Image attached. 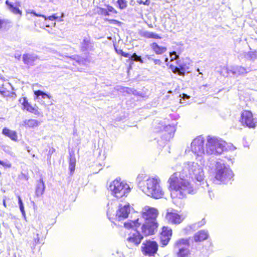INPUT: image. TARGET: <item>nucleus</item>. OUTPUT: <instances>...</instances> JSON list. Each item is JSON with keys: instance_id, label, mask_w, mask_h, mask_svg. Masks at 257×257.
I'll use <instances>...</instances> for the list:
<instances>
[{"instance_id": "58836bf2", "label": "nucleus", "mask_w": 257, "mask_h": 257, "mask_svg": "<svg viewBox=\"0 0 257 257\" xmlns=\"http://www.w3.org/2000/svg\"><path fill=\"white\" fill-rule=\"evenodd\" d=\"M18 203L19 204L20 210H21L22 214L24 215L25 214V212L24 210V207L23 205L22 200L21 198H20V197H18Z\"/></svg>"}, {"instance_id": "4be33fe9", "label": "nucleus", "mask_w": 257, "mask_h": 257, "mask_svg": "<svg viewBox=\"0 0 257 257\" xmlns=\"http://www.w3.org/2000/svg\"><path fill=\"white\" fill-rule=\"evenodd\" d=\"M45 189L44 182L42 179H39L37 183V185L35 189L36 195L37 197H40L42 195L44 192Z\"/></svg>"}, {"instance_id": "a19ab883", "label": "nucleus", "mask_w": 257, "mask_h": 257, "mask_svg": "<svg viewBox=\"0 0 257 257\" xmlns=\"http://www.w3.org/2000/svg\"><path fill=\"white\" fill-rule=\"evenodd\" d=\"M0 165L6 168H10L12 167V164L10 163H5L0 160Z\"/></svg>"}, {"instance_id": "a18cd8bd", "label": "nucleus", "mask_w": 257, "mask_h": 257, "mask_svg": "<svg viewBox=\"0 0 257 257\" xmlns=\"http://www.w3.org/2000/svg\"><path fill=\"white\" fill-rule=\"evenodd\" d=\"M3 204H4V206H5V207H7L6 203V201H5V200H4V201H3Z\"/></svg>"}, {"instance_id": "49530a36", "label": "nucleus", "mask_w": 257, "mask_h": 257, "mask_svg": "<svg viewBox=\"0 0 257 257\" xmlns=\"http://www.w3.org/2000/svg\"><path fill=\"white\" fill-rule=\"evenodd\" d=\"M183 95L184 97H186L187 98H189V96H187L186 94H183Z\"/></svg>"}, {"instance_id": "4468645a", "label": "nucleus", "mask_w": 257, "mask_h": 257, "mask_svg": "<svg viewBox=\"0 0 257 257\" xmlns=\"http://www.w3.org/2000/svg\"><path fill=\"white\" fill-rule=\"evenodd\" d=\"M204 140L201 138H197L191 143V149L198 155L204 152Z\"/></svg>"}, {"instance_id": "b1692460", "label": "nucleus", "mask_w": 257, "mask_h": 257, "mask_svg": "<svg viewBox=\"0 0 257 257\" xmlns=\"http://www.w3.org/2000/svg\"><path fill=\"white\" fill-rule=\"evenodd\" d=\"M39 122L36 119H29L23 121V126L26 128H34L39 125Z\"/></svg>"}, {"instance_id": "393cba45", "label": "nucleus", "mask_w": 257, "mask_h": 257, "mask_svg": "<svg viewBox=\"0 0 257 257\" xmlns=\"http://www.w3.org/2000/svg\"><path fill=\"white\" fill-rule=\"evenodd\" d=\"M76 166V159L73 153H70L69 157V169L70 175L73 174Z\"/></svg>"}, {"instance_id": "423d86ee", "label": "nucleus", "mask_w": 257, "mask_h": 257, "mask_svg": "<svg viewBox=\"0 0 257 257\" xmlns=\"http://www.w3.org/2000/svg\"><path fill=\"white\" fill-rule=\"evenodd\" d=\"M130 204L126 203L125 205L120 204L116 211L115 214L107 212V215L109 219L112 222L115 221H121L128 218L131 212Z\"/></svg>"}, {"instance_id": "dca6fc26", "label": "nucleus", "mask_w": 257, "mask_h": 257, "mask_svg": "<svg viewBox=\"0 0 257 257\" xmlns=\"http://www.w3.org/2000/svg\"><path fill=\"white\" fill-rule=\"evenodd\" d=\"M169 67L174 73L180 76H183L188 69L186 64L181 63L179 61L176 62V65L171 64Z\"/></svg>"}, {"instance_id": "09e8293b", "label": "nucleus", "mask_w": 257, "mask_h": 257, "mask_svg": "<svg viewBox=\"0 0 257 257\" xmlns=\"http://www.w3.org/2000/svg\"><path fill=\"white\" fill-rule=\"evenodd\" d=\"M18 5L20 6V3H18Z\"/></svg>"}, {"instance_id": "c9c22d12", "label": "nucleus", "mask_w": 257, "mask_h": 257, "mask_svg": "<svg viewBox=\"0 0 257 257\" xmlns=\"http://www.w3.org/2000/svg\"><path fill=\"white\" fill-rule=\"evenodd\" d=\"M115 50L117 54L120 55L121 56L125 58L130 57V54L128 53L124 52L121 49H117L116 47H115Z\"/></svg>"}, {"instance_id": "473e14b6", "label": "nucleus", "mask_w": 257, "mask_h": 257, "mask_svg": "<svg viewBox=\"0 0 257 257\" xmlns=\"http://www.w3.org/2000/svg\"><path fill=\"white\" fill-rule=\"evenodd\" d=\"M118 7L120 10H123L127 7V4L126 0H117Z\"/></svg>"}, {"instance_id": "39448f33", "label": "nucleus", "mask_w": 257, "mask_h": 257, "mask_svg": "<svg viewBox=\"0 0 257 257\" xmlns=\"http://www.w3.org/2000/svg\"><path fill=\"white\" fill-rule=\"evenodd\" d=\"M190 238H179L174 243L173 247L177 249L176 252V257H189L191 254V251L188 247L190 245Z\"/></svg>"}, {"instance_id": "6e6552de", "label": "nucleus", "mask_w": 257, "mask_h": 257, "mask_svg": "<svg viewBox=\"0 0 257 257\" xmlns=\"http://www.w3.org/2000/svg\"><path fill=\"white\" fill-rule=\"evenodd\" d=\"M159 245L157 241L147 239L144 241L141 246V251L145 255L154 256L157 253Z\"/></svg>"}, {"instance_id": "f3484780", "label": "nucleus", "mask_w": 257, "mask_h": 257, "mask_svg": "<svg viewBox=\"0 0 257 257\" xmlns=\"http://www.w3.org/2000/svg\"><path fill=\"white\" fill-rule=\"evenodd\" d=\"M182 170H191L194 176V178L198 181L201 182L204 179V172L200 167H185Z\"/></svg>"}, {"instance_id": "bb28decb", "label": "nucleus", "mask_w": 257, "mask_h": 257, "mask_svg": "<svg viewBox=\"0 0 257 257\" xmlns=\"http://www.w3.org/2000/svg\"><path fill=\"white\" fill-rule=\"evenodd\" d=\"M91 46V40L90 37L84 38L81 44V49L82 51L87 50Z\"/></svg>"}, {"instance_id": "6ab92c4d", "label": "nucleus", "mask_w": 257, "mask_h": 257, "mask_svg": "<svg viewBox=\"0 0 257 257\" xmlns=\"http://www.w3.org/2000/svg\"><path fill=\"white\" fill-rule=\"evenodd\" d=\"M209 237L207 231L201 230L197 231L193 235V239L195 242H201L206 240Z\"/></svg>"}, {"instance_id": "9d476101", "label": "nucleus", "mask_w": 257, "mask_h": 257, "mask_svg": "<svg viewBox=\"0 0 257 257\" xmlns=\"http://www.w3.org/2000/svg\"><path fill=\"white\" fill-rule=\"evenodd\" d=\"M239 121L242 125L250 128H254L257 123L251 112L248 110H244L242 112Z\"/></svg>"}, {"instance_id": "2f4dec72", "label": "nucleus", "mask_w": 257, "mask_h": 257, "mask_svg": "<svg viewBox=\"0 0 257 257\" xmlns=\"http://www.w3.org/2000/svg\"><path fill=\"white\" fill-rule=\"evenodd\" d=\"M10 23L11 22L9 20H3L0 18V29H2L3 28L7 27L9 28L10 27Z\"/></svg>"}, {"instance_id": "a878e982", "label": "nucleus", "mask_w": 257, "mask_h": 257, "mask_svg": "<svg viewBox=\"0 0 257 257\" xmlns=\"http://www.w3.org/2000/svg\"><path fill=\"white\" fill-rule=\"evenodd\" d=\"M6 4L9 7V10L15 15H19L21 16L22 14V11L17 7H15L13 4L10 3L8 0L6 1Z\"/></svg>"}, {"instance_id": "c756f323", "label": "nucleus", "mask_w": 257, "mask_h": 257, "mask_svg": "<svg viewBox=\"0 0 257 257\" xmlns=\"http://www.w3.org/2000/svg\"><path fill=\"white\" fill-rule=\"evenodd\" d=\"M46 23L51 22V26L54 27L56 25L55 20L58 18L56 14H53L48 17L44 16Z\"/></svg>"}, {"instance_id": "e433bc0d", "label": "nucleus", "mask_w": 257, "mask_h": 257, "mask_svg": "<svg viewBox=\"0 0 257 257\" xmlns=\"http://www.w3.org/2000/svg\"><path fill=\"white\" fill-rule=\"evenodd\" d=\"M37 237L34 238V242L35 244L40 243L42 242L44 239V237L42 235H40L39 233L37 234Z\"/></svg>"}, {"instance_id": "de8ad7c7", "label": "nucleus", "mask_w": 257, "mask_h": 257, "mask_svg": "<svg viewBox=\"0 0 257 257\" xmlns=\"http://www.w3.org/2000/svg\"><path fill=\"white\" fill-rule=\"evenodd\" d=\"M2 173L1 171L0 170V177L2 176Z\"/></svg>"}, {"instance_id": "79ce46f5", "label": "nucleus", "mask_w": 257, "mask_h": 257, "mask_svg": "<svg viewBox=\"0 0 257 257\" xmlns=\"http://www.w3.org/2000/svg\"><path fill=\"white\" fill-rule=\"evenodd\" d=\"M133 222H134V226L135 228H138L139 227L141 224V223L139 221V218H137L134 220H133Z\"/></svg>"}, {"instance_id": "7ed1b4c3", "label": "nucleus", "mask_w": 257, "mask_h": 257, "mask_svg": "<svg viewBox=\"0 0 257 257\" xmlns=\"http://www.w3.org/2000/svg\"><path fill=\"white\" fill-rule=\"evenodd\" d=\"M109 190L112 196L120 198L126 196L131 189L126 182L121 181L120 178H116L110 183Z\"/></svg>"}, {"instance_id": "5701e85b", "label": "nucleus", "mask_w": 257, "mask_h": 257, "mask_svg": "<svg viewBox=\"0 0 257 257\" xmlns=\"http://www.w3.org/2000/svg\"><path fill=\"white\" fill-rule=\"evenodd\" d=\"M2 133L14 141L17 142L18 141L17 134L15 131H12L7 127H4L2 130Z\"/></svg>"}, {"instance_id": "f8f14e48", "label": "nucleus", "mask_w": 257, "mask_h": 257, "mask_svg": "<svg viewBox=\"0 0 257 257\" xmlns=\"http://www.w3.org/2000/svg\"><path fill=\"white\" fill-rule=\"evenodd\" d=\"M142 217L147 221H157L159 212L157 209L149 206H145L141 213Z\"/></svg>"}, {"instance_id": "c85d7f7f", "label": "nucleus", "mask_w": 257, "mask_h": 257, "mask_svg": "<svg viewBox=\"0 0 257 257\" xmlns=\"http://www.w3.org/2000/svg\"><path fill=\"white\" fill-rule=\"evenodd\" d=\"M142 36L148 39L153 38L155 39H160L161 38V37H160L158 34L153 32H145L142 34Z\"/></svg>"}, {"instance_id": "1a4fd4ad", "label": "nucleus", "mask_w": 257, "mask_h": 257, "mask_svg": "<svg viewBox=\"0 0 257 257\" xmlns=\"http://www.w3.org/2000/svg\"><path fill=\"white\" fill-rule=\"evenodd\" d=\"M172 235L173 230L170 227L164 225L161 227L159 232V239L162 247L166 246L169 243Z\"/></svg>"}, {"instance_id": "72a5a7b5", "label": "nucleus", "mask_w": 257, "mask_h": 257, "mask_svg": "<svg viewBox=\"0 0 257 257\" xmlns=\"http://www.w3.org/2000/svg\"><path fill=\"white\" fill-rule=\"evenodd\" d=\"M128 58L131 61H138L141 63H143V60L140 58V57L138 56L136 53H134L133 55L131 56H130Z\"/></svg>"}, {"instance_id": "f03ea898", "label": "nucleus", "mask_w": 257, "mask_h": 257, "mask_svg": "<svg viewBox=\"0 0 257 257\" xmlns=\"http://www.w3.org/2000/svg\"><path fill=\"white\" fill-rule=\"evenodd\" d=\"M161 180L157 177H149L144 181H140L139 188L148 196L159 199L164 195V192L160 186Z\"/></svg>"}, {"instance_id": "412c9836", "label": "nucleus", "mask_w": 257, "mask_h": 257, "mask_svg": "<svg viewBox=\"0 0 257 257\" xmlns=\"http://www.w3.org/2000/svg\"><path fill=\"white\" fill-rule=\"evenodd\" d=\"M152 50L157 55H161L165 53L167 50V48L166 46H159L156 42H153L150 45Z\"/></svg>"}, {"instance_id": "ddd939ff", "label": "nucleus", "mask_w": 257, "mask_h": 257, "mask_svg": "<svg viewBox=\"0 0 257 257\" xmlns=\"http://www.w3.org/2000/svg\"><path fill=\"white\" fill-rule=\"evenodd\" d=\"M165 218L168 223L173 224H180L183 220V218L175 210L167 211Z\"/></svg>"}, {"instance_id": "cd10ccee", "label": "nucleus", "mask_w": 257, "mask_h": 257, "mask_svg": "<svg viewBox=\"0 0 257 257\" xmlns=\"http://www.w3.org/2000/svg\"><path fill=\"white\" fill-rule=\"evenodd\" d=\"M35 60V58L29 54H25L23 56V60L25 64L32 65Z\"/></svg>"}, {"instance_id": "f257e3e1", "label": "nucleus", "mask_w": 257, "mask_h": 257, "mask_svg": "<svg viewBox=\"0 0 257 257\" xmlns=\"http://www.w3.org/2000/svg\"><path fill=\"white\" fill-rule=\"evenodd\" d=\"M168 189L173 199H183L188 194L193 193L194 189L191 183L178 172L174 173L168 180Z\"/></svg>"}, {"instance_id": "f704fd0d", "label": "nucleus", "mask_w": 257, "mask_h": 257, "mask_svg": "<svg viewBox=\"0 0 257 257\" xmlns=\"http://www.w3.org/2000/svg\"><path fill=\"white\" fill-rule=\"evenodd\" d=\"M134 223L132 220H128L124 223V227L127 229L135 228L133 225L134 224Z\"/></svg>"}, {"instance_id": "c03bdc74", "label": "nucleus", "mask_w": 257, "mask_h": 257, "mask_svg": "<svg viewBox=\"0 0 257 257\" xmlns=\"http://www.w3.org/2000/svg\"><path fill=\"white\" fill-rule=\"evenodd\" d=\"M46 23V26L47 27H52V26H51V22L50 23H46V22H45Z\"/></svg>"}, {"instance_id": "37998d69", "label": "nucleus", "mask_w": 257, "mask_h": 257, "mask_svg": "<svg viewBox=\"0 0 257 257\" xmlns=\"http://www.w3.org/2000/svg\"><path fill=\"white\" fill-rule=\"evenodd\" d=\"M153 61H154V63L156 65H160L162 63L161 61L160 60H159V59H154Z\"/></svg>"}, {"instance_id": "0eeeda50", "label": "nucleus", "mask_w": 257, "mask_h": 257, "mask_svg": "<svg viewBox=\"0 0 257 257\" xmlns=\"http://www.w3.org/2000/svg\"><path fill=\"white\" fill-rule=\"evenodd\" d=\"M224 143V142L214 138L208 139L206 145L207 153L209 154H221L225 148Z\"/></svg>"}, {"instance_id": "aec40b11", "label": "nucleus", "mask_w": 257, "mask_h": 257, "mask_svg": "<svg viewBox=\"0 0 257 257\" xmlns=\"http://www.w3.org/2000/svg\"><path fill=\"white\" fill-rule=\"evenodd\" d=\"M107 9H105L102 8H99L98 14L103 16H108L110 13L116 14L118 13L117 11L111 6L107 5Z\"/></svg>"}, {"instance_id": "9b49d317", "label": "nucleus", "mask_w": 257, "mask_h": 257, "mask_svg": "<svg viewBox=\"0 0 257 257\" xmlns=\"http://www.w3.org/2000/svg\"><path fill=\"white\" fill-rule=\"evenodd\" d=\"M159 226L157 221H145L141 226V231L146 236L154 235L157 232Z\"/></svg>"}, {"instance_id": "4c0bfd02", "label": "nucleus", "mask_w": 257, "mask_h": 257, "mask_svg": "<svg viewBox=\"0 0 257 257\" xmlns=\"http://www.w3.org/2000/svg\"><path fill=\"white\" fill-rule=\"evenodd\" d=\"M106 21L108 22L110 24H114L120 26L122 23L118 20L115 19H106Z\"/></svg>"}, {"instance_id": "a211bd4d", "label": "nucleus", "mask_w": 257, "mask_h": 257, "mask_svg": "<svg viewBox=\"0 0 257 257\" xmlns=\"http://www.w3.org/2000/svg\"><path fill=\"white\" fill-rule=\"evenodd\" d=\"M143 238V235L141 234L139 231H137L135 232L130 234L129 236L127 238L126 240L129 243L136 246H138L140 244Z\"/></svg>"}, {"instance_id": "7c9ffc66", "label": "nucleus", "mask_w": 257, "mask_h": 257, "mask_svg": "<svg viewBox=\"0 0 257 257\" xmlns=\"http://www.w3.org/2000/svg\"><path fill=\"white\" fill-rule=\"evenodd\" d=\"M34 94L37 96V97H39V96H42L43 98L47 97L49 99H50L51 98V96L50 95L46 94V93L43 92V91L39 90L35 91Z\"/></svg>"}, {"instance_id": "20e7f679", "label": "nucleus", "mask_w": 257, "mask_h": 257, "mask_svg": "<svg viewBox=\"0 0 257 257\" xmlns=\"http://www.w3.org/2000/svg\"><path fill=\"white\" fill-rule=\"evenodd\" d=\"M213 181L216 182H223L230 179L233 176L231 170L227 169L223 164L217 163L213 172Z\"/></svg>"}, {"instance_id": "ea45409f", "label": "nucleus", "mask_w": 257, "mask_h": 257, "mask_svg": "<svg viewBox=\"0 0 257 257\" xmlns=\"http://www.w3.org/2000/svg\"><path fill=\"white\" fill-rule=\"evenodd\" d=\"M170 57H171V61L177 60L178 58H179L178 55H177L176 52H175V51H173L172 52H170Z\"/></svg>"}, {"instance_id": "2eb2a0df", "label": "nucleus", "mask_w": 257, "mask_h": 257, "mask_svg": "<svg viewBox=\"0 0 257 257\" xmlns=\"http://www.w3.org/2000/svg\"><path fill=\"white\" fill-rule=\"evenodd\" d=\"M22 105L23 106V110H26V111L36 115L38 116L40 115V112L39 111L38 106L36 104H35L34 106L32 105L28 102V100L26 97H23Z\"/></svg>"}]
</instances>
